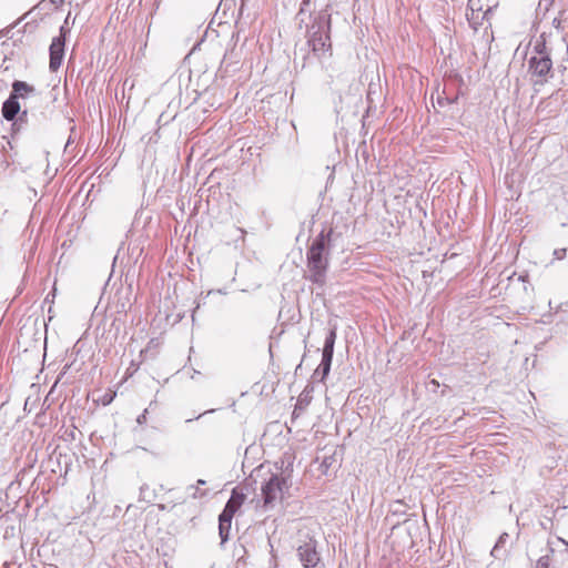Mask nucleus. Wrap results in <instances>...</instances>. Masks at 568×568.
<instances>
[{"mask_svg":"<svg viewBox=\"0 0 568 568\" xmlns=\"http://www.w3.org/2000/svg\"><path fill=\"white\" fill-rule=\"evenodd\" d=\"M335 240L333 229L322 231L312 242L306 253V278L318 286L326 283V273L329 264L331 244Z\"/></svg>","mask_w":568,"mask_h":568,"instance_id":"obj_1","label":"nucleus"},{"mask_svg":"<svg viewBox=\"0 0 568 568\" xmlns=\"http://www.w3.org/2000/svg\"><path fill=\"white\" fill-rule=\"evenodd\" d=\"M331 16L327 10H321L307 30V43L316 55H322L331 49Z\"/></svg>","mask_w":568,"mask_h":568,"instance_id":"obj_2","label":"nucleus"},{"mask_svg":"<svg viewBox=\"0 0 568 568\" xmlns=\"http://www.w3.org/2000/svg\"><path fill=\"white\" fill-rule=\"evenodd\" d=\"M291 484L281 474H272L262 487L263 507L265 509L272 508L277 500H281L284 493L290 489Z\"/></svg>","mask_w":568,"mask_h":568,"instance_id":"obj_3","label":"nucleus"},{"mask_svg":"<svg viewBox=\"0 0 568 568\" xmlns=\"http://www.w3.org/2000/svg\"><path fill=\"white\" fill-rule=\"evenodd\" d=\"M336 341V329L331 328L325 337L323 352H322V361L318 367L315 369L313 374V378L320 382H324L331 371V365L334 355V345Z\"/></svg>","mask_w":568,"mask_h":568,"instance_id":"obj_4","label":"nucleus"},{"mask_svg":"<svg viewBox=\"0 0 568 568\" xmlns=\"http://www.w3.org/2000/svg\"><path fill=\"white\" fill-rule=\"evenodd\" d=\"M529 72L537 79L535 84H544L552 77V61L550 55H531L528 60Z\"/></svg>","mask_w":568,"mask_h":568,"instance_id":"obj_5","label":"nucleus"},{"mask_svg":"<svg viewBox=\"0 0 568 568\" xmlns=\"http://www.w3.org/2000/svg\"><path fill=\"white\" fill-rule=\"evenodd\" d=\"M297 556L303 567L314 568L320 562V554L316 550V540L308 538L297 547Z\"/></svg>","mask_w":568,"mask_h":568,"instance_id":"obj_6","label":"nucleus"},{"mask_svg":"<svg viewBox=\"0 0 568 568\" xmlns=\"http://www.w3.org/2000/svg\"><path fill=\"white\" fill-rule=\"evenodd\" d=\"M64 44H65V37L63 34V28L60 29V36L54 37L52 39V42L50 44L49 51H50V70L57 71L63 60L64 57Z\"/></svg>","mask_w":568,"mask_h":568,"instance_id":"obj_7","label":"nucleus"},{"mask_svg":"<svg viewBox=\"0 0 568 568\" xmlns=\"http://www.w3.org/2000/svg\"><path fill=\"white\" fill-rule=\"evenodd\" d=\"M245 498L246 494H244L241 488L235 487L232 490L231 497L222 511L227 515L234 516L237 509L243 505Z\"/></svg>","mask_w":568,"mask_h":568,"instance_id":"obj_8","label":"nucleus"},{"mask_svg":"<svg viewBox=\"0 0 568 568\" xmlns=\"http://www.w3.org/2000/svg\"><path fill=\"white\" fill-rule=\"evenodd\" d=\"M14 97L18 99H27V98H33L38 94L36 88L33 85L28 84L24 81L16 80L12 83V92Z\"/></svg>","mask_w":568,"mask_h":568,"instance_id":"obj_9","label":"nucleus"},{"mask_svg":"<svg viewBox=\"0 0 568 568\" xmlns=\"http://www.w3.org/2000/svg\"><path fill=\"white\" fill-rule=\"evenodd\" d=\"M18 100L19 99L11 93L4 101L2 105V115L6 120L11 121L19 114L21 105Z\"/></svg>","mask_w":568,"mask_h":568,"instance_id":"obj_10","label":"nucleus"},{"mask_svg":"<svg viewBox=\"0 0 568 568\" xmlns=\"http://www.w3.org/2000/svg\"><path fill=\"white\" fill-rule=\"evenodd\" d=\"M232 519L233 516L227 515L223 511L219 516V535L221 538V545H224L230 538Z\"/></svg>","mask_w":568,"mask_h":568,"instance_id":"obj_11","label":"nucleus"},{"mask_svg":"<svg viewBox=\"0 0 568 568\" xmlns=\"http://www.w3.org/2000/svg\"><path fill=\"white\" fill-rule=\"evenodd\" d=\"M509 541V535L507 532H503L495 546L491 549V556L496 559H501L507 555V544Z\"/></svg>","mask_w":568,"mask_h":568,"instance_id":"obj_12","label":"nucleus"},{"mask_svg":"<svg viewBox=\"0 0 568 568\" xmlns=\"http://www.w3.org/2000/svg\"><path fill=\"white\" fill-rule=\"evenodd\" d=\"M488 11L485 12H475V11H466V18L469 26L477 31L479 27L483 24V21Z\"/></svg>","mask_w":568,"mask_h":568,"instance_id":"obj_13","label":"nucleus"},{"mask_svg":"<svg viewBox=\"0 0 568 568\" xmlns=\"http://www.w3.org/2000/svg\"><path fill=\"white\" fill-rule=\"evenodd\" d=\"M532 51L534 55H550V50L546 45L545 33L535 40Z\"/></svg>","mask_w":568,"mask_h":568,"instance_id":"obj_14","label":"nucleus"},{"mask_svg":"<svg viewBox=\"0 0 568 568\" xmlns=\"http://www.w3.org/2000/svg\"><path fill=\"white\" fill-rule=\"evenodd\" d=\"M551 557L549 555L541 556L534 568H549L550 567Z\"/></svg>","mask_w":568,"mask_h":568,"instance_id":"obj_15","label":"nucleus"},{"mask_svg":"<svg viewBox=\"0 0 568 568\" xmlns=\"http://www.w3.org/2000/svg\"><path fill=\"white\" fill-rule=\"evenodd\" d=\"M466 11L483 12L480 0H468Z\"/></svg>","mask_w":568,"mask_h":568,"instance_id":"obj_16","label":"nucleus"},{"mask_svg":"<svg viewBox=\"0 0 568 568\" xmlns=\"http://www.w3.org/2000/svg\"><path fill=\"white\" fill-rule=\"evenodd\" d=\"M310 2L311 0H303L297 17L305 14V12L308 10ZM301 21H303V18H301Z\"/></svg>","mask_w":568,"mask_h":568,"instance_id":"obj_17","label":"nucleus"},{"mask_svg":"<svg viewBox=\"0 0 568 568\" xmlns=\"http://www.w3.org/2000/svg\"><path fill=\"white\" fill-rule=\"evenodd\" d=\"M190 490H193L192 493V497L193 498H200V497H203L205 495L204 491H200L197 487H194L193 485H191L189 487Z\"/></svg>","mask_w":568,"mask_h":568,"instance_id":"obj_18","label":"nucleus"},{"mask_svg":"<svg viewBox=\"0 0 568 568\" xmlns=\"http://www.w3.org/2000/svg\"><path fill=\"white\" fill-rule=\"evenodd\" d=\"M148 408L143 410L141 415L138 416L136 422L139 425H143L146 423Z\"/></svg>","mask_w":568,"mask_h":568,"instance_id":"obj_19","label":"nucleus"},{"mask_svg":"<svg viewBox=\"0 0 568 568\" xmlns=\"http://www.w3.org/2000/svg\"><path fill=\"white\" fill-rule=\"evenodd\" d=\"M554 255L557 260H562L566 256V248L555 250Z\"/></svg>","mask_w":568,"mask_h":568,"instance_id":"obj_20","label":"nucleus"},{"mask_svg":"<svg viewBox=\"0 0 568 568\" xmlns=\"http://www.w3.org/2000/svg\"><path fill=\"white\" fill-rule=\"evenodd\" d=\"M213 412H214V409H209V410L204 412L203 414L197 415L194 419H199V418H201L203 415L209 414V413H213Z\"/></svg>","mask_w":568,"mask_h":568,"instance_id":"obj_21","label":"nucleus"},{"mask_svg":"<svg viewBox=\"0 0 568 568\" xmlns=\"http://www.w3.org/2000/svg\"><path fill=\"white\" fill-rule=\"evenodd\" d=\"M64 0H50V2L54 6H59L63 2Z\"/></svg>","mask_w":568,"mask_h":568,"instance_id":"obj_22","label":"nucleus"},{"mask_svg":"<svg viewBox=\"0 0 568 568\" xmlns=\"http://www.w3.org/2000/svg\"><path fill=\"white\" fill-rule=\"evenodd\" d=\"M24 116H27V110L22 111V113H21L19 119L22 121Z\"/></svg>","mask_w":568,"mask_h":568,"instance_id":"obj_23","label":"nucleus"},{"mask_svg":"<svg viewBox=\"0 0 568 568\" xmlns=\"http://www.w3.org/2000/svg\"><path fill=\"white\" fill-rule=\"evenodd\" d=\"M111 402H112V396L105 397V400L103 402V404H110Z\"/></svg>","mask_w":568,"mask_h":568,"instance_id":"obj_24","label":"nucleus"},{"mask_svg":"<svg viewBox=\"0 0 568 568\" xmlns=\"http://www.w3.org/2000/svg\"><path fill=\"white\" fill-rule=\"evenodd\" d=\"M111 402H112V396L105 397V400L103 402V404H110Z\"/></svg>","mask_w":568,"mask_h":568,"instance_id":"obj_25","label":"nucleus"},{"mask_svg":"<svg viewBox=\"0 0 568 568\" xmlns=\"http://www.w3.org/2000/svg\"><path fill=\"white\" fill-rule=\"evenodd\" d=\"M216 293L223 294V295L227 294V292L225 290H217Z\"/></svg>","mask_w":568,"mask_h":568,"instance_id":"obj_26","label":"nucleus"},{"mask_svg":"<svg viewBox=\"0 0 568 568\" xmlns=\"http://www.w3.org/2000/svg\"><path fill=\"white\" fill-rule=\"evenodd\" d=\"M204 484H205V480H203V479L197 480V485H204Z\"/></svg>","mask_w":568,"mask_h":568,"instance_id":"obj_27","label":"nucleus"}]
</instances>
